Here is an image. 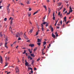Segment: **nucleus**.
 Here are the masks:
<instances>
[{"mask_svg": "<svg viewBox=\"0 0 74 74\" xmlns=\"http://www.w3.org/2000/svg\"><path fill=\"white\" fill-rule=\"evenodd\" d=\"M10 4H8V6L7 8L8 14H9V13H10V9L9 8V7H10Z\"/></svg>", "mask_w": 74, "mask_h": 74, "instance_id": "f257e3e1", "label": "nucleus"}, {"mask_svg": "<svg viewBox=\"0 0 74 74\" xmlns=\"http://www.w3.org/2000/svg\"><path fill=\"white\" fill-rule=\"evenodd\" d=\"M20 36H21V35H20V34H19V33H17L16 34V37H19Z\"/></svg>", "mask_w": 74, "mask_h": 74, "instance_id": "f03ea898", "label": "nucleus"}, {"mask_svg": "<svg viewBox=\"0 0 74 74\" xmlns=\"http://www.w3.org/2000/svg\"><path fill=\"white\" fill-rule=\"evenodd\" d=\"M0 60L1 63H3V58H2V57L1 56H0Z\"/></svg>", "mask_w": 74, "mask_h": 74, "instance_id": "7ed1b4c3", "label": "nucleus"}, {"mask_svg": "<svg viewBox=\"0 0 74 74\" xmlns=\"http://www.w3.org/2000/svg\"><path fill=\"white\" fill-rule=\"evenodd\" d=\"M50 29H51V32H53V28L51 25H50Z\"/></svg>", "mask_w": 74, "mask_h": 74, "instance_id": "20e7f679", "label": "nucleus"}, {"mask_svg": "<svg viewBox=\"0 0 74 74\" xmlns=\"http://www.w3.org/2000/svg\"><path fill=\"white\" fill-rule=\"evenodd\" d=\"M15 70L16 71V73H18L19 72V69H18V67L16 66V68H15Z\"/></svg>", "mask_w": 74, "mask_h": 74, "instance_id": "39448f33", "label": "nucleus"}, {"mask_svg": "<svg viewBox=\"0 0 74 74\" xmlns=\"http://www.w3.org/2000/svg\"><path fill=\"white\" fill-rule=\"evenodd\" d=\"M23 36L25 39L26 40H28V39L27 38V36H26V32L24 33Z\"/></svg>", "mask_w": 74, "mask_h": 74, "instance_id": "423d86ee", "label": "nucleus"}, {"mask_svg": "<svg viewBox=\"0 0 74 74\" xmlns=\"http://www.w3.org/2000/svg\"><path fill=\"white\" fill-rule=\"evenodd\" d=\"M29 47H34V44H30L29 45Z\"/></svg>", "mask_w": 74, "mask_h": 74, "instance_id": "0eeeda50", "label": "nucleus"}, {"mask_svg": "<svg viewBox=\"0 0 74 74\" xmlns=\"http://www.w3.org/2000/svg\"><path fill=\"white\" fill-rule=\"evenodd\" d=\"M69 9H70V10H69V12H73V10H72V9L71 8V6H70L69 7Z\"/></svg>", "mask_w": 74, "mask_h": 74, "instance_id": "6e6552de", "label": "nucleus"}, {"mask_svg": "<svg viewBox=\"0 0 74 74\" xmlns=\"http://www.w3.org/2000/svg\"><path fill=\"white\" fill-rule=\"evenodd\" d=\"M8 43L7 42H6L5 43V48H8V47L7 46V45Z\"/></svg>", "mask_w": 74, "mask_h": 74, "instance_id": "1a4fd4ad", "label": "nucleus"}, {"mask_svg": "<svg viewBox=\"0 0 74 74\" xmlns=\"http://www.w3.org/2000/svg\"><path fill=\"white\" fill-rule=\"evenodd\" d=\"M53 20H55V12H54L53 14Z\"/></svg>", "mask_w": 74, "mask_h": 74, "instance_id": "9d476101", "label": "nucleus"}, {"mask_svg": "<svg viewBox=\"0 0 74 74\" xmlns=\"http://www.w3.org/2000/svg\"><path fill=\"white\" fill-rule=\"evenodd\" d=\"M58 15V16H62V14H60V12H59Z\"/></svg>", "mask_w": 74, "mask_h": 74, "instance_id": "9b49d317", "label": "nucleus"}, {"mask_svg": "<svg viewBox=\"0 0 74 74\" xmlns=\"http://www.w3.org/2000/svg\"><path fill=\"white\" fill-rule=\"evenodd\" d=\"M41 27L42 31H44V26L42 25V24Z\"/></svg>", "mask_w": 74, "mask_h": 74, "instance_id": "f8f14e48", "label": "nucleus"}, {"mask_svg": "<svg viewBox=\"0 0 74 74\" xmlns=\"http://www.w3.org/2000/svg\"><path fill=\"white\" fill-rule=\"evenodd\" d=\"M52 37H53V38H55L56 36H55V35H54V34H53V33H52Z\"/></svg>", "mask_w": 74, "mask_h": 74, "instance_id": "ddd939ff", "label": "nucleus"}, {"mask_svg": "<svg viewBox=\"0 0 74 74\" xmlns=\"http://www.w3.org/2000/svg\"><path fill=\"white\" fill-rule=\"evenodd\" d=\"M58 7H60V5L62 4V3H58Z\"/></svg>", "mask_w": 74, "mask_h": 74, "instance_id": "4468645a", "label": "nucleus"}, {"mask_svg": "<svg viewBox=\"0 0 74 74\" xmlns=\"http://www.w3.org/2000/svg\"><path fill=\"white\" fill-rule=\"evenodd\" d=\"M49 8V14H50L51 13V9H50L49 8Z\"/></svg>", "mask_w": 74, "mask_h": 74, "instance_id": "2eb2a0df", "label": "nucleus"}, {"mask_svg": "<svg viewBox=\"0 0 74 74\" xmlns=\"http://www.w3.org/2000/svg\"><path fill=\"white\" fill-rule=\"evenodd\" d=\"M13 20V18H12L10 21V25H12V21Z\"/></svg>", "mask_w": 74, "mask_h": 74, "instance_id": "dca6fc26", "label": "nucleus"}, {"mask_svg": "<svg viewBox=\"0 0 74 74\" xmlns=\"http://www.w3.org/2000/svg\"><path fill=\"white\" fill-rule=\"evenodd\" d=\"M30 0H27V4H30Z\"/></svg>", "mask_w": 74, "mask_h": 74, "instance_id": "f3484780", "label": "nucleus"}, {"mask_svg": "<svg viewBox=\"0 0 74 74\" xmlns=\"http://www.w3.org/2000/svg\"><path fill=\"white\" fill-rule=\"evenodd\" d=\"M30 55L32 57H35V56L34 55V54L33 53L31 54Z\"/></svg>", "mask_w": 74, "mask_h": 74, "instance_id": "a211bd4d", "label": "nucleus"}, {"mask_svg": "<svg viewBox=\"0 0 74 74\" xmlns=\"http://www.w3.org/2000/svg\"><path fill=\"white\" fill-rule=\"evenodd\" d=\"M39 11L38 10H37V11L35 12L34 13L33 15H35V14H37V12H38Z\"/></svg>", "mask_w": 74, "mask_h": 74, "instance_id": "6ab92c4d", "label": "nucleus"}, {"mask_svg": "<svg viewBox=\"0 0 74 74\" xmlns=\"http://www.w3.org/2000/svg\"><path fill=\"white\" fill-rule=\"evenodd\" d=\"M28 69L29 70H28V71H29V70H33V69L31 67H28Z\"/></svg>", "mask_w": 74, "mask_h": 74, "instance_id": "aec40b11", "label": "nucleus"}, {"mask_svg": "<svg viewBox=\"0 0 74 74\" xmlns=\"http://www.w3.org/2000/svg\"><path fill=\"white\" fill-rule=\"evenodd\" d=\"M47 22H44L42 23L41 24V25H45V24H46V23H47Z\"/></svg>", "mask_w": 74, "mask_h": 74, "instance_id": "412c9836", "label": "nucleus"}, {"mask_svg": "<svg viewBox=\"0 0 74 74\" xmlns=\"http://www.w3.org/2000/svg\"><path fill=\"white\" fill-rule=\"evenodd\" d=\"M28 16H31V13L30 12L28 13Z\"/></svg>", "mask_w": 74, "mask_h": 74, "instance_id": "4be33fe9", "label": "nucleus"}, {"mask_svg": "<svg viewBox=\"0 0 74 74\" xmlns=\"http://www.w3.org/2000/svg\"><path fill=\"white\" fill-rule=\"evenodd\" d=\"M47 44V42L46 41H44L43 42V46H44V45H46Z\"/></svg>", "mask_w": 74, "mask_h": 74, "instance_id": "5701e85b", "label": "nucleus"}, {"mask_svg": "<svg viewBox=\"0 0 74 74\" xmlns=\"http://www.w3.org/2000/svg\"><path fill=\"white\" fill-rule=\"evenodd\" d=\"M8 41V38H6L5 40V41L6 42H7Z\"/></svg>", "mask_w": 74, "mask_h": 74, "instance_id": "b1692460", "label": "nucleus"}, {"mask_svg": "<svg viewBox=\"0 0 74 74\" xmlns=\"http://www.w3.org/2000/svg\"><path fill=\"white\" fill-rule=\"evenodd\" d=\"M38 42H41V40L40 39H38Z\"/></svg>", "mask_w": 74, "mask_h": 74, "instance_id": "393cba45", "label": "nucleus"}, {"mask_svg": "<svg viewBox=\"0 0 74 74\" xmlns=\"http://www.w3.org/2000/svg\"><path fill=\"white\" fill-rule=\"evenodd\" d=\"M26 52V50L25 49L24 50V52L23 53V54H25Z\"/></svg>", "mask_w": 74, "mask_h": 74, "instance_id": "a878e982", "label": "nucleus"}, {"mask_svg": "<svg viewBox=\"0 0 74 74\" xmlns=\"http://www.w3.org/2000/svg\"><path fill=\"white\" fill-rule=\"evenodd\" d=\"M46 27H47V26H48V25H49V24L48 23H47H47H46Z\"/></svg>", "mask_w": 74, "mask_h": 74, "instance_id": "bb28decb", "label": "nucleus"}, {"mask_svg": "<svg viewBox=\"0 0 74 74\" xmlns=\"http://www.w3.org/2000/svg\"><path fill=\"white\" fill-rule=\"evenodd\" d=\"M5 65H8L9 64V63L6 62L5 63Z\"/></svg>", "mask_w": 74, "mask_h": 74, "instance_id": "cd10ccee", "label": "nucleus"}, {"mask_svg": "<svg viewBox=\"0 0 74 74\" xmlns=\"http://www.w3.org/2000/svg\"><path fill=\"white\" fill-rule=\"evenodd\" d=\"M32 32H33V29H31L29 31V33H32Z\"/></svg>", "mask_w": 74, "mask_h": 74, "instance_id": "c85d7f7f", "label": "nucleus"}, {"mask_svg": "<svg viewBox=\"0 0 74 74\" xmlns=\"http://www.w3.org/2000/svg\"><path fill=\"white\" fill-rule=\"evenodd\" d=\"M37 47H36L35 49H34V51H36V50H37Z\"/></svg>", "mask_w": 74, "mask_h": 74, "instance_id": "c756f323", "label": "nucleus"}, {"mask_svg": "<svg viewBox=\"0 0 74 74\" xmlns=\"http://www.w3.org/2000/svg\"><path fill=\"white\" fill-rule=\"evenodd\" d=\"M30 58H31L30 56H28V59H30Z\"/></svg>", "mask_w": 74, "mask_h": 74, "instance_id": "7c9ffc66", "label": "nucleus"}, {"mask_svg": "<svg viewBox=\"0 0 74 74\" xmlns=\"http://www.w3.org/2000/svg\"><path fill=\"white\" fill-rule=\"evenodd\" d=\"M10 29V31H11V30H12V28H11V27H10L9 28Z\"/></svg>", "mask_w": 74, "mask_h": 74, "instance_id": "2f4dec72", "label": "nucleus"}, {"mask_svg": "<svg viewBox=\"0 0 74 74\" xmlns=\"http://www.w3.org/2000/svg\"><path fill=\"white\" fill-rule=\"evenodd\" d=\"M66 8H64V10H63V12H64L65 11H66Z\"/></svg>", "mask_w": 74, "mask_h": 74, "instance_id": "473e14b6", "label": "nucleus"}, {"mask_svg": "<svg viewBox=\"0 0 74 74\" xmlns=\"http://www.w3.org/2000/svg\"><path fill=\"white\" fill-rule=\"evenodd\" d=\"M38 31L36 32V36H37V35H38Z\"/></svg>", "mask_w": 74, "mask_h": 74, "instance_id": "72a5a7b5", "label": "nucleus"}, {"mask_svg": "<svg viewBox=\"0 0 74 74\" xmlns=\"http://www.w3.org/2000/svg\"><path fill=\"white\" fill-rule=\"evenodd\" d=\"M7 18H5L4 19V21H6L7 20Z\"/></svg>", "mask_w": 74, "mask_h": 74, "instance_id": "f704fd0d", "label": "nucleus"}, {"mask_svg": "<svg viewBox=\"0 0 74 74\" xmlns=\"http://www.w3.org/2000/svg\"><path fill=\"white\" fill-rule=\"evenodd\" d=\"M25 65H28V62H25Z\"/></svg>", "mask_w": 74, "mask_h": 74, "instance_id": "c9c22d12", "label": "nucleus"}, {"mask_svg": "<svg viewBox=\"0 0 74 74\" xmlns=\"http://www.w3.org/2000/svg\"><path fill=\"white\" fill-rule=\"evenodd\" d=\"M40 60V58H38V59H37V61H39V60Z\"/></svg>", "mask_w": 74, "mask_h": 74, "instance_id": "e433bc0d", "label": "nucleus"}, {"mask_svg": "<svg viewBox=\"0 0 74 74\" xmlns=\"http://www.w3.org/2000/svg\"><path fill=\"white\" fill-rule=\"evenodd\" d=\"M37 45H39V46H40V45H41V43H38Z\"/></svg>", "mask_w": 74, "mask_h": 74, "instance_id": "4c0bfd02", "label": "nucleus"}, {"mask_svg": "<svg viewBox=\"0 0 74 74\" xmlns=\"http://www.w3.org/2000/svg\"><path fill=\"white\" fill-rule=\"evenodd\" d=\"M43 7H44L45 8V9L47 8V7L45 5H43Z\"/></svg>", "mask_w": 74, "mask_h": 74, "instance_id": "58836bf2", "label": "nucleus"}, {"mask_svg": "<svg viewBox=\"0 0 74 74\" xmlns=\"http://www.w3.org/2000/svg\"><path fill=\"white\" fill-rule=\"evenodd\" d=\"M32 10V8H29V11H31Z\"/></svg>", "mask_w": 74, "mask_h": 74, "instance_id": "ea45409f", "label": "nucleus"}, {"mask_svg": "<svg viewBox=\"0 0 74 74\" xmlns=\"http://www.w3.org/2000/svg\"><path fill=\"white\" fill-rule=\"evenodd\" d=\"M21 40V38L20 37H19L18 38V40Z\"/></svg>", "mask_w": 74, "mask_h": 74, "instance_id": "a19ab883", "label": "nucleus"}, {"mask_svg": "<svg viewBox=\"0 0 74 74\" xmlns=\"http://www.w3.org/2000/svg\"><path fill=\"white\" fill-rule=\"evenodd\" d=\"M45 19V16L43 17V20H44V19Z\"/></svg>", "mask_w": 74, "mask_h": 74, "instance_id": "79ce46f5", "label": "nucleus"}, {"mask_svg": "<svg viewBox=\"0 0 74 74\" xmlns=\"http://www.w3.org/2000/svg\"><path fill=\"white\" fill-rule=\"evenodd\" d=\"M64 20H66V16H65L64 18Z\"/></svg>", "mask_w": 74, "mask_h": 74, "instance_id": "37998d69", "label": "nucleus"}, {"mask_svg": "<svg viewBox=\"0 0 74 74\" xmlns=\"http://www.w3.org/2000/svg\"><path fill=\"white\" fill-rule=\"evenodd\" d=\"M34 61H32V64H33L34 63Z\"/></svg>", "mask_w": 74, "mask_h": 74, "instance_id": "c03bdc74", "label": "nucleus"}, {"mask_svg": "<svg viewBox=\"0 0 74 74\" xmlns=\"http://www.w3.org/2000/svg\"><path fill=\"white\" fill-rule=\"evenodd\" d=\"M30 40H27V42H30Z\"/></svg>", "mask_w": 74, "mask_h": 74, "instance_id": "a18cd8bd", "label": "nucleus"}, {"mask_svg": "<svg viewBox=\"0 0 74 74\" xmlns=\"http://www.w3.org/2000/svg\"><path fill=\"white\" fill-rule=\"evenodd\" d=\"M16 41H15L13 43V44H14H14H16Z\"/></svg>", "mask_w": 74, "mask_h": 74, "instance_id": "49530a36", "label": "nucleus"}, {"mask_svg": "<svg viewBox=\"0 0 74 74\" xmlns=\"http://www.w3.org/2000/svg\"><path fill=\"white\" fill-rule=\"evenodd\" d=\"M34 70H35V71L37 70V68H34Z\"/></svg>", "mask_w": 74, "mask_h": 74, "instance_id": "de8ad7c7", "label": "nucleus"}, {"mask_svg": "<svg viewBox=\"0 0 74 74\" xmlns=\"http://www.w3.org/2000/svg\"><path fill=\"white\" fill-rule=\"evenodd\" d=\"M31 73H33V70H31Z\"/></svg>", "mask_w": 74, "mask_h": 74, "instance_id": "09e8293b", "label": "nucleus"}, {"mask_svg": "<svg viewBox=\"0 0 74 74\" xmlns=\"http://www.w3.org/2000/svg\"><path fill=\"white\" fill-rule=\"evenodd\" d=\"M70 14V12H69V13H67V15H69V14Z\"/></svg>", "mask_w": 74, "mask_h": 74, "instance_id": "8fccbe9b", "label": "nucleus"}, {"mask_svg": "<svg viewBox=\"0 0 74 74\" xmlns=\"http://www.w3.org/2000/svg\"><path fill=\"white\" fill-rule=\"evenodd\" d=\"M2 7H3V6H0V9H1Z\"/></svg>", "mask_w": 74, "mask_h": 74, "instance_id": "3c124183", "label": "nucleus"}, {"mask_svg": "<svg viewBox=\"0 0 74 74\" xmlns=\"http://www.w3.org/2000/svg\"><path fill=\"white\" fill-rule=\"evenodd\" d=\"M60 23L61 25H62V21H60Z\"/></svg>", "mask_w": 74, "mask_h": 74, "instance_id": "603ef678", "label": "nucleus"}, {"mask_svg": "<svg viewBox=\"0 0 74 74\" xmlns=\"http://www.w3.org/2000/svg\"><path fill=\"white\" fill-rule=\"evenodd\" d=\"M5 60H7V57H5Z\"/></svg>", "mask_w": 74, "mask_h": 74, "instance_id": "864d4df0", "label": "nucleus"}, {"mask_svg": "<svg viewBox=\"0 0 74 74\" xmlns=\"http://www.w3.org/2000/svg\"><path fill=\"white\" fill-rule=\"evenodd\" d=\"M66 22V20H64L63 22Z\"/></svg>", "mask_w": 74, "mask_h": 74, "instance_id": "5fc2aeb1", "label": "nucleus"}, {"mask_svg": "<svg viewBox=\"0 0 74 74\" xmlns=\"http://www.w3.org/2000/svg\"><path fill=\"white\" fill-rule=\"evenodd\" d=\"M30 60H32V59H33V58H32L30 57Z\"/></svg>", "mask_w": 74, "mask_h": 74, "instance_id": "6e6d98bb", "label": "nucleus"}, {"mask_svg": "<svg viewBox=\"0 0 74 74\" xmlns=\"http://www.w3.org/2000/svg\"><path fill=\"white\" fill-rule=\"evenodd\" d=\"M56 37H58V34H56Z\"/></svg>", "mask_w": 74, "mask_h": 74, "instance_id": "4d7b16f0", "label": "nucleus"}, {"mask_svg": "<svg viewBox=\"0 0 74 74\" xmlns=\"http://www.w3.org/2000/svg\"><path fill=\"white\" fill-rule=\"evenodd\" d=\"M64 25H65V24L64 23H63V25L62 26V27H64Z\"/></svg>", "mask_w": 74, "mask_h": 74, "instance_id": "13d9d810", "label": "nucleus"}, {"mask_svg": "<svg viewBox=\"0 0 74 74\" xmlns=\"http://www.w3.org/2000/svg\"><path fill=\"white\" fill-rule=\"evenodd\" d=\"M60 8H59L58 9V11H60Z\"/></svg>", "mask_w": 74, "mask_h": 74, "instance_id": "bf43d9fd", "label": "nucleus"}, {"mask_svg": "<svg viewBox=\"0 0 74 74\" xmlns=\"http://www.w3.org/2000/svg\"><path fill=\"white\" fill-rule=\"evenodd\" d=\"M69 23V22L67 21L66 23V24H68V23Z\"/></svg>", "mask_w": 74, "mask_h": 74, "instance_id": "052dcab7", "label": "nucleus"}, {"mask_svg": "<svg viewBox=\"0 0 74 74\" xmlns=\"http://www.w3.org/2000/svg\"><path fill=\"white\" fill-rule=\"evenodd\" d=\"M18 62H21V61L19 60V59H18Z\"/></svg>", "mask_w": 74, "mask_h": 74, "instance_id": "680f3d73", "label": "nucleus"}, {"mask_svg": "<svg viewBox=\"0 0 74 74\" xmlns=\"http://www.w3.org/2000/svg\"><path fill=\"white\" fill-rule=\"evenodd\" d=\"M23 34L22 33V32H21V33H20V35H21V34Z\"/></svg>", "mask_w": 74, "mask_h": 74, "instance_id": "e2e57ef3", "label": "nucleus"}, {"mask_svg": "<svg viewBox=\"0 0 74 74\" xmlns=\"http://www.w3.org/2000/svg\"><path fill=\"white\" fill-rule=\"evenodd\" d=\"M29 52L30 53H32V51H30Z\"/></svg>", "mask_w": 74, "mask_h": 74, "instance_id": "0e129e2a", "label": "nucleus"}, {"mask_svg": "<svg viewBox=\"0 0 74 74\" xmlns=\"http://www.w3.org/2000/svg\"><path fill=\"white\" fill-rule=\"evenodd\" d=\"M28 51H29V52H30V49H28Z\"/></svg>", "mask_w": 74, "mask_h": 74, "instance_id": "69168bd1", "label": "nucleus"}, {"mask_svg": "<svg viewBox=\"0 0 74 74\" xmlns=\"http://www.w3.org/2000/svg\"><path fill=\"white\" fill-rule=\"evenodd\" d=\"M57 29H59V27H57Z\"/></svg>", "mask_w": 74, "mask_h": 74, "instance_id": "338daca9", "label": "nucleus"}, {"mask_svg": "<svg viewBox=\"0 0 74 74\" xmlns=\"http://www.w3.org/2000/svg\"><path fill=\"white\" fill-rule=\"evenodd\" d=\"M47 2H49V0H46Z\"/></svg>", "mask_w": 74, "mask_h": 74, "instance_id": "774afa93", "label": "nucleus"}]
</instances>
